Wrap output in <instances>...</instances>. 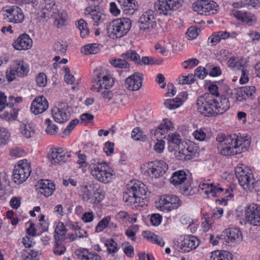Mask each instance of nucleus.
Wrapping results in <instances>:
<instances>
[{"instance_id": "obj_1", "label": "nucleus", "mask_w": 260, "mask_h": 260, "mask_svg": "<svg viewBox=\"0 0 260 260\" xmlns=\"http://www.w3.org/2000/svg\"><path fill=\"white\" fill-rule=\"evenodd\" d=\"M230 106L229 99L224 95L203 94L198 98L196 103L198 111L208 117L224 113L229 109Z\"/></svg>"}, {"instance_id": "obj_2", "label": "nucleus", "mask_w": 260, "mask_h": 260, "mask_svg": "<svg viewBox=\"0 0 260 260\" xmlns=\"http://www.w3.org/2000/svg\"><path fill=\"white\" fill-rule=\"evenodd\" d=\"M218 142L217 149L222 155L228 156L240 154L247 150L250 146V141L236 135L226 136L219 133L216 138Z\"/></svg>"}, {"instance_id": "obj_3", "label": "nucleus", "mask_w": 260, "mask_h": 260, "mask_svg": "<svg viewBox=\"0 0 260 260\" xmlns=\"http://www.w3.org/2000/svg\"><path fill=\"white\" fill-rule=\"evenodd\" d=\"M93 84L91 89L95 92H101L104 99L109 102L112 98L113 94L110 88L114 84L113 78L108 75L105 69L101 67L94 71Z\"/></svg>"}, {"instance_id": "obj_4", "label": "nucleus", "mask_w": 260, "mask_h": 260, "mask_svg": "<svg viewBox=\"0 0 260 260\" xmlns=\"http://www.w3.org/2000/svg\"><path fill=\"white\" fill-rule=\"evenodd\" d=\"M91 175L100 182L108 183L114 177V173L108 164L100 158H93L88 163Z\"/></svg>"}, {"instance_id": "obj_5", "label": "nucleus", "mask_w": 260, "mask_h": 260, "mask_svg": "<svg viewBox=\"0 0 260 260\" xmlns=\"http://www.w3.org/2000/svg\"><path fill=\"white\" fill-rule=\"evenodd\" d=\"M126 190L123 193V200L127 205L133 207L139 206L141 198L146 195L147 187L142 182L132 180L126 185Z\"/></svg>"}, {"instance_id": "obj_6", "label": "nucleus", "mask_w": 260, "mask_h": 260, "mask_svg": "<svg viewBox=\"0 0 260 260\" xmlns=\"http://www.w3.org/2000/svg\"><path fill=\"white\" fill-rule=\"evenodd\" d=\"M131 25L132 22L129 18L116 19L107 25V32L108 36L111 39L120 38L128 33Z\"/></svg>"}, {"instance_id": "obj_7", "label": "nucleus", "mask_w": 260, "mask_h": 260, "mask_svg": "<svg viewBox=\"0 0 260 260\" xmlns=\"http://www.w3.org/2000/svg\"><path fill=\"white\" fill-rule=\"evenodd\" d=\"M182 204L179 198L174 194H164L156 202V207L159 210L169 212L180 207Z\"/></svg>"}, {"instance_id": "obj_8", "label": "nucleus", "mask_w": 260, "mask_h": 260, "mask_svg": "<svg viewBox=\"0 0 260 260\" xmlns=\"http://www.w3.org/2000/svg\"><path fill=\"white\" fill-rule=\"evenodd\" d=\"M29 71V67L27 63L22 59H16L12 62L11 67L7 71L6 77L9 81L15 79L16 76L23 77L27 76Z\"/></svg>"}, {"instance_id": "obj_9", "label": "nucleus", "mask_w": 260, "mask_h": 260, "mask_svg": "<svg viewBox=\"0 0 260 260\" xmlns=\"http://www.w3.org/2000/svg\"><path fill=\"white\" fill-rule=\"evenodd\" d=\"M199 190L201 194H204L208 196V197H218L223 194H228L227 197L231 196L229 189L223 188L219 186L214 185L210 182L209 180H204L200 182L199 185Z\"/></svg>"}, {"instance_id": "obj_10", "label": "nucleus", "mask_w": 260, "mask_h": 260, "mask_svg": "<svg viewBox=\"0 0 260 260\" xmlns=\"http://www.w3.org/2000/svg\"><path fill=\"white\" fill-rule=\"evenodd\" d=\"M235 175L239 181V184L246 191H255V181L252 174L245 171L242 167L237 166L235 169Z\"/></svg>"}, {"instance_id": "obj_11", "label": "nucleus", "mask_w": 260, "mask_h": 260, "mask_svg": "<svg viewBox=\"0 0 260 260\" xmlns=\"http://www.w3.org/2000/svg\"><path fill=\"white\" fill-rule=\"evenodd\" d=\"M192 8L198 14L207 16L216 14L219 6L212 0H198L193 3Z\"/></svg>"}, {"instance_id": "obj_12", "label": "nucleus", "mask_w": 260, "mask_h": 260, "mask_svg": "<svg viewBox=\"0 0 260 260\" xmlns=\"http://www.w3.org/2000/svg\"><path fill=\"white\" fill-rule=\"evenodd\" d=\"M30 172V165L26 159L19 161L13 170L14 181L18 184L22 183L29 176Z\"/></svg>"}, {"instance_id": "obj_13", "label": "nucleus", "mask_w": 260, "mask_h": 260, "mask_svg": "<svg viewBox=\"0 0 260 260\" xmlns=\"http://www.w3.org/2000/svg\"><path fill=\"white\" fill-rule=\"evenodd\" d=\"M154 12L148 10L142 14L139 19L140 30L141 33L147 34L152 31L156 26Z\"/></svg>"}, {"instance_id": "obj_14", "label": "nucleus", "mask_w": 260, "mask_h": 260, "mask_svg": "<svg viewBox=\"0 0 260 260\" xmlns=\"http://www.w3.org/2000/svg\"><path fill=\"white\" fill-rule=\"evenodd\" d=\"M4 18L10 23H22L24 20V14L22 10L17 6L7 7L3 9Z\"/></svg>"}, {"instance_id": "obj_15", "label": "nucleus", "mask_w": 260, "mask_h": 260, "mask_svg": "<svg viewBox=\"0 0 260 260\" xmlns=\"http://www.w3.org/2000/svg\"><path fill=\"white\" fill-rule=\"evenodd\" d=\"M245 221L253 225H260V206L250 204L245 208Z\"/></svg>"}, {"instance_id": "obj_16", "label": "nucleus", "mask_w": 260, "mask_h": 260, "mask_svg": "<svg viewBox=\"0 0 260 260\" xmlns=\"http://www.w3.org/2000/svg\"><path fill=\"white\" fill-rule=\"evenodd\" d=\"M147 173L151 177L158 178L168 170V165L163 160H155L148 162L145 165Z\"/></svg>"}, {"instance_id": "obj_17", "label": "nucleus", "mask_w": 260, "mask_h": 260, "mask_svg": "<svg viewBox=\"0 0 260 260\" xmlns=\"http://www.w3.org/2000/svg\"><path fill=\"white\" fill-rule=\"evenodd\" d=\"M70 157V153L61 147L51 149L48 154L50 162L55 165L68 161Z\"/></svg>"}, {"instance_id": "obj_18", "label": "nucleus", "mask_w": 260, "mask_h": 260, "mask_svg": "<svg viewBox=\"0 0 260 260\" xmlns=\"http://www.w3.org/2000/svg\"><path fill=\"white\" fill-rule=\"evenodd\" d=\"M199 245V240L195 236L187 235L184 237L177 245L178 250L181 252H188L195 249Z\"/></svg>"}, {"instance_id": "obj_19", "label": "nucleus", "mask_w": 260, "mask_h": 260, "mask_svg": "<svg viewBox=\"0 0 260 260\" xmlns=\"http://www.w3.org/2000/svg\"><path fill=\"white\" fill-rule=\"evenodd\" d=\"M173 127L172 122L167 119H164L156 129H152L150 132V136L152 140H162L166 136L168 131L173 130Z\"/></svg>"}, {"instance_id": "obj_20", "label": "nucleus", "mask_w": 260, "mask_h": 260, "mask_svg": "<svg viewBox=\"0 0 260 260\" xmlns=\"http://www.w3.org/2000/svg\"><path fill=\"white\" fill-rule=\"evenodd\" d=\"M232 15L237 20L248 26L254 25L257 21L256 16L249 11L234 10Z\"/></svg>"}, {"instance_id": "obj_21", "label": "nucleus", "mask_w": 260, "mask_h": 260, "mask_svg": "<svg viewBox=\"0 0 260 260\" xmlns=\"http://www.w3.org/2000/svg\"><path fill=\"white\" fill-rule=\"evenodd\" d=\"M255 87L253 86H243L235 89L233 99L237 101L242 102L249 98H252L255 93Z\"/></svg>"}, {"instance_id": "obj_22", "label": "nucleus", "mask_w": 260, "mask_h": 260, "mask_svg": "<svg viewBox=\"0 0 260 260\" xmlns=\"http://www.w3.org/2000/svg\"><path fill=\"white\" fill-rule=\"evenodd\" d=\"M143 80V75L142 73H135L125 79V87L128 90L137 91L142 87Z\"/></svg>"}, {"instance_id": "obj_23", "label": "nucleus", "mask_w": 260, "mask_h": 260, "mask_svg": "<svg viewBox=\"0 0 260 260\" xmlns=\"http://www.w3.org/2000/svg\"><path fill=\"white\" fill-rule=\"evenodd\" d=\"M199 147L194 143L189 142L186 144V147L178 152L179 159L190 160L196 157L198 153Z\"/></svg>"}, {"instance_id": "obj_24", "label": "nucleus", "mask_w": 260, "mask_h": 260, "mask_svg": "<svg viewBox=\"0 0 260 260\" xmlns=\"http://www.w3.org/2000/svg\"><path fill=\"white\" fill-rule=\"evenodd\" d=\"M68 106L62 104L58 107H54L52 110V115L54 120L58 123H64L68 121L70 118L69 112L68 110Z\"/></svg>"}, {"instance_id": "obj_25", "label": "nucleus", "mask_w": 260, "mask_h": 260, "mask_svg": "<svg viewBox=\"0 0 260 260\" xmlns=\"http://www.w3.org/2000/svg\"><path fill=\"white\" fill-rule=\"evenodd\" d=\"M85 14L93 21V25L99 26L107 20V16L102 12L91 8H87L85 10Z\"/></svg>"}, {"instance_id": "obj_26", "label": "nucleus", "mask_w": 260, "mask_h": 260, "mask_svg": "<svg viewBox=\"0 0 260 260\" xmlns=\"http://www.w3.org/2000/svg\"><path fill=\"white\" fill-rule=\"evenodd\" d=\"M48 108V102L43 96L36 97L32 102L31 111L37 115L45 112Z\"/></svg>"}, {"instance_id": "obj_27", "label": "nucleus", "mask_w": 260, "mask_h": 260, "mask_svg": "<svg viewBox=\"0 0 260 260\" xmlns=\"http://www.w3.org/2000/svg\"><path fill=\"white\" fill-rule=\"evenodd\" d=\"M224 240L226 243H236L242 239L241 232L238 228H229L222 233Z\"/></svg>"}, {"instance_id": "obj_28", "label": "nucleus", "mask_w": 260, "mask_h": 260, "mask_svg": "<svg viewBox=\"0 0 260 260\" xmlns=\"http://www.w3.org/2000/svg\"><path fill=\"white\" fill-rule=\"evenodd\" d=\"M12 45L18 50H27L32 46V40L28 35L23 34L14 41Z\"/></svg>"}, {"instance_id": "obj_29", "label": "nucleus", "mask_w": 260, "mask_h": 260, "mask_svg": "<svg viewBox=\"0 0 260 260\" xmlns=\"http://www.w3.org/2000/svg\"><path fill=\"white\" fill-rule=\"evenodd\" d=\"M38 192L46 197L51 196L55 189V184L48 180H41L38 182Z\"/></svg>"}, {"instance_id": "obj_30", "label": "nucleus", "mask_w": 260, "mask_h": 260, "mask_svg": "<svg viewBox=\"0 0 260 260\" xmlns=\"http://www.w3.org/2000/svg\"><path fill=\"white\" fill-rule=\"evenodd\" d=\"M75 254L79 260H101V257L96 252L89 251L86 248L77 249Z\"/></svg>"}, {"instance_id": "obj_31", "label": "nucleus", "mask_w": 260, "mask_h": 260, "mask_svg": "<svg viewBox=\"0 0 260 260\" xmlns=\"http://www.w3.org/2000/svg\"><path fill=\"white\" fill-rule=\"evenodd\" d=\"M96 183H91L81 187L79 195L82 200L85 202L91 203L92 194Z\"/></svg>"}, {"instance_id": "obj_32", "label": "nucleus", "mask_w": 260, "mask_h": 260, "mask_svg": "<svg viewBox=\"0 0 260 260\" xmlns=\"http://www.w3.org/2000/svg\"><path fill=\"white\" fill-rule=\"evenodd\" d=\"M54 25L58 28H62L68 24V14L63 10H57L54 12Z\"/></svg>"}, {"instance_id": "obj_33", "label": "nucleus", "mask_w": 260, "mask_h": 260, "mask_svg": "<svg viewBox=\"0 0 260 260\" xmlns=\"http://www.w3.org/2000/svg\"><path fill=\"white\" fill-rule=\"evenodd\" d=\"M126 14L132 15L137 10L136 0H117Z\"/></svg>"}, {"instance_id": "obj_34", "label": "nucleus", "mask_w": 260, "mask_h": 260, "mask_svg": "<svg viewBox=\"0 0 260 260\" xmlns=\"http://www.w3.org/2000/svg\"><path fill=\"white\" fill-rule=\"evenodd\" d=\"M187 175L183 170H179L173 173L170 182L174 186L177 187L182 185L186 180Z\"/></svg>"}, {"instance_id": "obj_35", "label": "nucleus", "mask_w": 260, "mask_h": 260, "mask_svg": "<svg viewBox=\"0 0 260 260\" xmlns=\"http://www.w3.org/2000/svg\"><path fill=\"white\" fill-rule=\"evenodd\" d=\"M67 229L64 223L61 221L54 223V239L59 241L61 239L66 240V235Z\"/></svg>"}, {"instance_id": "obj_36", "label": "nucleus", "mask_w": 260, "mask_h": 260, "mask_svg": "<svg viewBox=\"0 0 260 260\" xmlns=\"http://www.w3.org/2000/svg\"><path fill=\"white\" fill-rule=\"evenodd\" d=\"M245 63L242 57L232 56L227 60L228 66L233 70H240Z\"/></svg>"}, {"instance_id": "obj_37", "label": "nucleus", "mask_w": 260, "mask_h": 260, "mask_svg": "<svg viewBox=\"0 0 260 260\" xmlns=\"http://www.w3.org/2000/svg\"><path fill=\"white\" fill-rule=\"evenodd\" d=\"M20 132L22 136L26 139L32 137L35 134V129L29 123H22L20 125Z\"/></svg>"}, {"instance_id": "obj_38", "label": "nucleus", "mask_w": 260, "mask_h": 260, "mask_svg": "<svg viewBox=\"0 0 260 260\" xmlns=\"http://www.w3.org/2000/svg\"><path fill=\"white\" fill-rule=\"evenodd\" d=\"M40 7L45 15H49L52 11L55 12V3L54 0H43L40 3Z\"/></svg>"}, {"instance_id": "obj_39", "label": "nucleus", "mask_w": 260, "mask_h": 260, "mask_svg": "<svg viewBox=\"0 0 260 260\" xmlns=\"http://www.w3.org/2000/svg\"><path fill=\"white\" fill-rule=\"evenodd\" d=\"M143 236L153 243L162 247L165 245V242L159 236L154 234L150 231H145L143 233Z\"/></svg>"}, {"instance_id": "obj_40", "label": "nucleus", "mask_w": 260, "mask_h": 260, "mask_svg": "<svg viewBox=\"0 0 260 260\" xmlns=\"http://www.w3.org/2000/svg\"><path fill=\"white\" fill-rule=\"evenodd\" d=\"M211 260H233V255L227 251L217 250L212 253Z\"/></svg>"}, {"instance_id": "obj_41", "label": "nucleus", "mask_w": 260, "mask_h": 260, "mask_svg": "<svg viewBox=\"0 0 260 260\" xmlns=\"http://www.w3.org/2000/svg\"><path fill=\"white\" fill-rule=\"evenodd\" d=\"M235 8L245 7L249 9L257 8L259 7L260 3L258 0H245L244 1L234 3Z\"/></svg>"}, {"instance_id": "obj_42", "label": "nucleus", "mask_w": 260, "mask_h": 260, "mask_svg": "<svg viewBox=\"0 0 260 260\" xmlns=\"http://www.w3.org/2000/svg\"><path fill=\"white\" fill-rule=\"evenodd\" d=\"M155 10L159 14L167 15L170 11L166 0H158L154 4Z\"/></svg>"}, {"instance_id": "obj_43", "label": "nucleus", "mask_w": 260, "mask_h": 260, "mask_svg": "<svg viewBox=\"0 0 260 260\" xmlns=\"http://www.w3.org/2000/svg\"><path fill=\"white\" fill-rule=\"evenodd\" d=\"M121 56L124 59L133 61L136 64H141L140 56L135 50H128L122 53Z\"/></svg>"}, {"instance_id": "obj_44", "label": "nucleus", "mask_w": 260, "mask_h": 260, "mask_svg": "<svg viewBox=\"0 0 260 260\" xmlns=\"http://www.w3.org/2000/svg\"><path fill=\"white\" fill-rule=\"evenodd\" d=\"M42 257L40 251L30 250L25 252L22 255V260H40Z\"/></svg>"}, {"instance_id": "obj_45", "label": "nucleus", "mask_w": 260, "mask_h": 260, "mask_svg": "<svg viewBox=\"0 0 260 260\" xmlns=\"http://www.w3.org/2000/svg\"><path fill=\"white\" fill-rule=\"evenodd\" d=\"M105 198V192L101 189L98 184H96V187L93 189L91 203H99L103 201Z\"/></svg>"}, {"instance_id": "obj_46", "label": "nucleus", "mask_w": 260, "mask_h": 260, "mask_svg": "<svg viewBox=\"0 0 260 260\" xmlns=\"http://www.w3.org/2000/svg\"><path fill=\"white\" fill-rule=\"evenodd\" d=\"M131 137L135 141H145L147 140V136L139 127H135L131 133Z\"/></svg>"}, {"instance_id": "obj_47", "label": "nucleus", "mask_w": 260, "mask_h": 260, "mask_svg": "<svg viewBox=\"0 0 260 260\" xmlns=\"http://www.w3.org/2000/svg\"><path fill=\"white\" fill-rule=\"evenodd\" d=\"M182 105V100L178 97L173 99H167L164 102L166 107L170 110L176 109Z\"/></svg>"}, {"instance_id": "obj_48", "label": "nucleus", "mask_w": 260, "mask_h": 260, "mask_svg": "<svg viewBox=\"0 0 260 260\" xmlns=\"http://www.w3.org/2000/svg\"><path fill=\"white\" fill-rule=\"evenodd\" d=\"M65 240H60L58 241L55 239V244L54 246L53 252L56 255H61L66 251V248L63 244Z\"/></svg>"}, {"instance_id": "obj_49", "label": "nucleus", "mask_w": 260, "mask_h": 260, "mask_svg": "<svg viewBox=\"0 0 260 260\" xmlns=\"http://www.w3.org/2000/svg\"><path fill=\"white\" fill-rule=\"evenodd\" d=\"M76 25L79 29L82 38H85L88 35L89 31L87 28V23L83 19L79 20L76 23Z\"/></svg>"}, {"instance_id": "obj_50", "label": "nucleus", "mask_w": 260, "mask_h": 260, "mask_svg": "<svg viewBox=\"0 0 260 260\" xmlns=\"http://www.w3.org/2000/svg\"><path fill=\"white\" fill-rule=\"evenodd\" d=\"M99 51V44L96 43L86 45L81 50V52L84 54H96Z\"/></svg>"}, {"instance_id": "obj_51", "label": "nucleus", "mask_w": 260, "mask_h": 260, "mask_svg": "<svg viewBox=\"0 0 260 260\" xmlns=\"http://www.w3.org/2000/svg\"><path fill=\"white\" fill-rule=\"evenodd\" d=\"M105 245L107 247L108 252L110 254H114L119 249L117 243L112 238L106 240L105 241Z\"/></svg>"}, {"instance_id": "obj_52", "label": "nucleus", "mask_w": 260, "mask_h": 260, "mask_svg": "<svg viewBox=\"0 0 260 260\" xmlns=\"http://www.w3.org/2000/svg\"><path fill=\"white\" fill-rule=\"evenodd\" d=\"M138 231L139 226L137 224H133L127 228L125 234L128 239L133 241H135L136 240V235Z\"/></svg>"}, {"instance_id": "obj_53", "label": "nucleus", "mask_w": 260, "mask_h": 260, "mask_svg": "<svg viewBox=\"0 0 260 260\" xmlns=\"http://www.w3.org/2000/svg\"><path fill=\"white\" fill-rule=\"evenodd\" d=\"M10 140V133L4 127L0 128V145H7Z\"/></svg>"}, {"instance_id": "obj_54", "label": "nucleus", "mask_w": 260, "mask_h": 260, "mask_svg": "<svg viewBox=\"0 0 260 260\" xmlns=\"http://www.w3.org/2000/svg\"><path fill=\"white\" fill-rule=\"evenodd\" d=\"M111 216H107L104 217L98 224L95 227V231L96 233L102 232L106 227L108 226L111 221Z\"/></svg>"}, {"instance_id": "obj_55", "label": "nucleus", "mask_w": 260, "mask_h": 260, "mask_svg": "<svg viewBox=\"0 0 260 260\" xmlns=\"http://www.w3.org/2000/svg\"><path fill=\"white\" fill-rule=\"evenodd\" d=\"M125 59L117 58L112 60L111 64L116 68L120 69H128L129 64L125 60Z\"/></svg>"}, {"instance_id": "obj_56", "label": "nucleus", "mask_w": 260, "mask_h": 260, "mask_svg": "<svg viewBox=\"0 0 260 260\" xmlns=\"http://www.w3.org/2000/svg\"><path fill=\"white\" fill-rule=\"evenodd\" d=\"M18 110L15 108L12 109L10 112H5L1 117L7 121H12L16 120L18 115Z\"/></svg>"}, {"instance_id": "obj_57", "label": "nucleus", "mask_w": 260, "mask_h": 260, "mask_svg": "<svg viewBox=\"0 0 260 260\" xmlns=\"http://www.w3.org/2000/svg\"><path fill=\"white\" fill-rule=\"evenodd\" d=\"M45 123L47 125L46 132L48 135H54L57 134L58 127L52 123L51 120L47 118L45 120Z\"/></svg>"}, {"instance_id": "obj_58", "label": "nucleus", "mask_w": 260, "mask_h": 260, "mask_svg": "<svg viewBox=\"0 0 260 260\" xmlns=\"http://www.w3.org/2000/svg\"><path fill=\"white\" fill-rule=\"evenodd\" d=\"M121 247L124 253L129 257L134 255V250L133 246L128 242H124L121 244Z\"/></svg>"}, {"instance_id": "obj_59", "label": "nucleus", "mask_w": 260, "mask_h": 260, "mask_svg": "<svg viewBox=\"0 0 260 260\" xmlns=\"http://www.w3.org/2000/svg\"><path fill=\"white\" fill-rule=\"evenodd\" d=\"M202 223V228L204 232H207L211 227L213 221L212 218L209 216L207 214L204 215V218L203 219Z\"/></svg>"}, {"instance_id": "obj_60", "label": "nucleus", "mask_w": 260, "mask_h": 260, "mask_svg": "<svg viewBox=\"0 0 260 260\" xmlns=\"http://www.w3.org/2000/svg\"><path fill=\"white\" fill-rule=\"evenodd\" d=\"M194 81V76L192 74L182 76L178 78V83L180 84H190L193 83Z\"/></svg>"}, {"instance_id": "obj_61", "label": "nucleus", "mask_w": 260, "mask_h": 260, "mask_svg": "<svg viewBox=\"0 0 260 260\" xmlns=\"http://www.w3.org/2000/svg\"><path fill=\"white\" fill-rule=\"evenodd\" d=\"M194 138L199 141L205 140L206 138V133L205 132V129L199 128L194 131L192 133Z\"/></svg>"}, {"instance_id": "obj_62", "label": "nucleus", "mask_w": 260, "mask_h": 260, "mask_svg": "<svg viewBox=\"0 0 260 260\" xmlns=\"http://www.w3.org/2000/svg\"><path fill=\"white\" fill-rule=\"evenodd\" d=\"M199 63V61L197 58H191L182 62V67L185 69H191L197 66Z\"/></svg>"}, {"instance_id": "obj_63", "label": "nucleus", "mask_w": 260, "mask_h": 260, "mask_svg": "<svg viewBox=\"0 0 260 260\" xmlns=\"http://www.w3.org/2000/svg\"><path fill=\"white\" fill-rule=\"evenodd\" d=\"M209 242L213 246L218 245L219 243L223 244L224 240L223 234L217 235L215 237L213 235H210L209 237Z\"/></svg>"}, {"instance_id": "obj_64", "label": "nucleus", "mask_w": 260, "mask_h": 260, "mask_svg": "<svg viewBox=\"0 0 260 260\" xmlns=\"http://www.w3.org/2000/svg\"><path fill=\"white\" fill-rule=\"evenodd\" d=\"M79 122V120L75 119L72 120L68 125L66 128L62 132V137H66L69 135L72 129L74 128L75 125Z\"/></svg>"}]
</instances>
